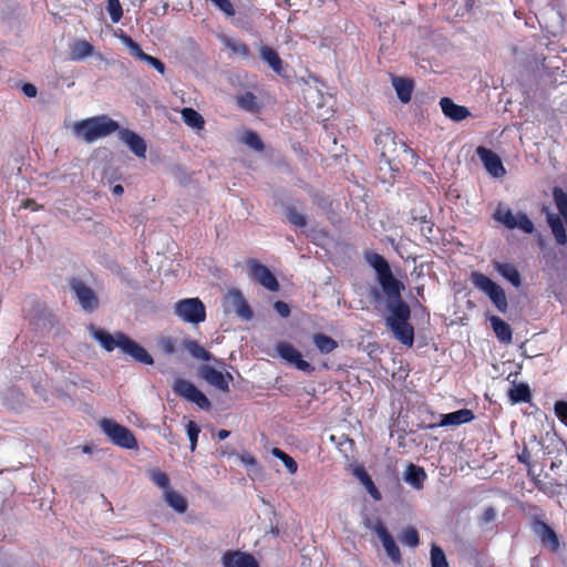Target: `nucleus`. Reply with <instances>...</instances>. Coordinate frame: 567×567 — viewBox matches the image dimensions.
<instances>
[{"label":"nucleus","mask_w":567,"mask_h":567,"mask_svg":"<svg viewBox=\"0 0 567 567\" xmlns=\"http://www.w3.org/2000/svg\"><path fill=\"white\" fill-rule=\"evenodd\" d=\"M365 259L377 272L378 282L389 299L386 327L398 341L409 348L413 347L414 327L410 323L411 309L401 299V292L404 289L403 284L393 276L390 265L383 256L377 252H368Z\"/></svg>","instance_id":"1"},{"label":"nucleus","mask_w":567,"mask_h":567,"mask_svg":"<svg viewBox=\"0 0 567 567\" xmlns=\"http://www.w3.org/2000/svg\"><path fill=\"white\" fill-rule=\"evenodd\" d=\"M118 128L120 125L116 121L107 115H97L75 122L72 132L76 137L82 138L86 143H92L111 135Z\"/></svg>","instance_id":"2"},{"label":"nucleus","mask_w":567,"mask_h":567,"mask_svg":"<svg viewBox=\"0 0 567 567\" xmlns=\"http://www.w3.org/2000/svg\"><path fill=\"white\" fill-rule=\"evenodd\" d=\"M471 278L474 287L488 296L499 312L505 313L508 308V303L504 289L482 272L474 271L472 272Z\"/></svg>","instance_id":"3"},{"label":"nucleus","mask_w":567,"mask_h":567,"mask_svg":"<svg viewBox=\"0 0 567 567\" xmlns=\"http://www.w3.org/2000/svg\"><path fill=\"white\" fill-rule=\"evenodd\" d=\"M100 426L114 445L127 450L137 449V440L128 427L111 419H103Z\"/></svg>","instance_id":"4"},{"label":"nucleus","mask_w":567,"mask_h":567,"mask_svg":"<svg viewBox=\"0 0 567 567\" xmlns=\"http://www.w3.org/2000/svg\"><path fill=\"white\" fill-rule=\"evenodd\" d=\"M174 310L185 322L197 324L206 319V308L199 298L182 299L175 303Z\"/></svg>","instance_id":"5"},{"label":"nucleus","mask_w":567,"mask_h":567,"mask_svg":"<svg viewBox=\"0 0 567 567\" xmlns=\"http://www.w3.org/2000/svg\"><path fill=\"white\" fill-rule=\"evenodd\" d=\"M69 286L85 312L92 313L97 310L100 300L96 292L91 287L78 278H72L69 281Z\"/></svg>","instance_id":"6"},{"label":"nucleus","mask_w":567,"mask_h":567,"mask_svg":"<svg viewBox=\"0 0 567 567\" xmlns=\"http://www.w3.org/2000/svg\"><path fill=\"white\" fill-rule=\"evenodd\" d=\"M173 390L177 395L195 403L202 410L208 411L212 408L208 398L190 381L185 379H177L174 382Z\"/></svg>","instance_id":"7"},{"label":"nucleus","mask_w":567,"mask_h":567,"mask_svg":"<svg viewBox=\"0 0 567 567\" xmlns=\"http://www.w3.org/2000/svg\"><path fill=\"white\" fill-rule=\"evenodd\" d=\"M247 266L251 279L257 281L259 285H261L269 291L275 292L279 290V282L276 276L269 270L268 267L260 264L256 259H249L247 261Z\"/></svg>","instance_id":"8"},{"label":"nucleus","mask_w":567,"mask_h":567,"mask_svg":"<svg viewBox=\"0 0 567 567\" xmlns=\"http://www.w3.org/2000/svg\"><path fill=\"white\" fill-rule=\"evenodd\" d=\"M530 527L544 547L553 553H556L559 549V538L547 523L538 517H534L532 519Z\"/></svg>","instance_id":"9"},{"label":"nucleus","mask_w":567,"mask_h":567,"mask_svg":"<svg viewBox=\"0 0 567 567\" xmlns=\"http://www.w3.org/2000/svg\"><path fill=\"white\" fill-rule=\"evenodd\" d=\"M225 309L233 310L236 315L245 320H250L254 312L238 289H230L225 296Z\"/></svg>","instance_id":"10"},{"label":"nucleus","mask_w":567,"mask_h":567,"mask_svg":"<svg viewBox=\"0 0 567 567\" xmlns=\"http://www.w3.org/2000/svg\"><path fill=\"white\" fill-rule=\"evenodd\" d=\"M476 154L491 176L499 178L506 174L502 159L495 152L485 146H478Z\"/></svg>","instance_id":"11"},{"label":"nucleus","mask_w":567,"mask_h":567,"mask_svg":"<svg viewBox=\"0 0 567 567\" xmlns=\"http://www.w3.org/2000/svg\"><path fill=\"white\" fill-rule=\"evenodd\" d=\"M200 377L206 380L210 385L215 386L221 392H229V382L234 380L231 373H223L212 365H203L199 369Z\"/></svg>","instance_id":"12"},{"label":"nucleus","mask_w":567,"mask_h":567,"mask_svg":"<svg viewBox=\"0 0 567 567\" xmlns=\"http://www.w3.org/2000/svg\"><path fill=\"white\" fill-rule=\"evenodd\" d=\"M121 338L120 349L123 353L128 354L135 361L145 365H152L154 363L153 357L144 347L130 339L127 336H122Z\"/></svg>","instance_id":"13"},{"label":"nucleus","mask_w":567,"mask_h":567,"mask_svg":"<svg viewBox=\"0 0 567 567\" xmlns=\"http://www.w3.org/2000/svg\"><path fill=\"white\" fill-rule=\"evenodd\" d=\"M374 532L377 533L378 537L382 542V545H383L389 558L394 564H401L402 557H401L400 548L396 545L392 535L386 529V527L381 522H378L374 526Z\"/></svg>","instance_id":"14"},{"label":"nucleus","mask_w":567,"mask_h":567,"mask_svg":"<svg viewBox=\"0 0 567 567\" xmlns=\"http://www.w3.org/2000/svg\"><path fill=\"white\" fill-rule=\"evenodd\" d=\"M440 422L436 424L427 425V429L444 427V426H456L466 424L475 419V414L470 409H461L451 413L441 414Z\"/></svg>","instance_id":"15"},{"label":"nucleus","mask_w":567,"mask_h":567,"mask_svg":"<svg viewBox=\"0 0 567 567\" xmlns=\"http://www.w3.org/2000/svg\"><path fill=\"white\" fill-rule=\"evenodd\" d=\"M224 567H259L257 559L249 553L227 550L221 557Z\"/></svg>","instance_id":"16"},{"label":"nucleus","mask_w":567,"mask_h":567,"mask_svg":"<svg viewBox=\"0 0 567 567\" xmlns=\"http://www.w3.org/2000/svg\"><path fill=\"white\" fill-rule=\"evenodd\" d=\"M118 136L137 157L145 158L147 146L137 133L128 128H122Z\"/></svg>","instance_id":"17"},{"label":"nucleus","mask_w":567,"mask_h":567,"mask_svg":"<svg viewBox=\"0 0 567 567\" xmlns=\"http://www.w3.org/2000/svg\"><path fill=\"white\" fill-rule=\"evenodd\" d=\"M440 106L443 114L455 122H461L471 115L466 106L455 104L450 97H442Z\"/></svg>","instance_id":"18"},{"label":"nucleus","mask_w":567,"mask_h":567,"mask_svg":"<svg viewBox=\"0 0 567 567\" xmlns=\"http://www.w3.org/2000/svg\"><path fill=\"white\" fill-rule=\"evenodd\" d=\"M427 475L423 467L410 463L404 472V481L415 489H422Z\"/></svg>","instance_id":"19"},{"label":"nucleus","mask_w":567,"mask_h":567,"mask_svg":"<svg viewBox=\"0 0 567 567\" xmlns=\"http://www.w3.org/2000/svg\"><path fill=\"white\" fill-rule=\"evenodd\" d=\"M392 85L396 92L399 100L402 103H409L412 97L414 82L411 79L393 76Z\"/></svg>","instance_id":"20"},{"label":"nucleus","mask_w":567,"mask_h":567,"mask_svg":"<svg viewBox=\"0 0 567 567\" xmlns=\"http://www.w3.org/2000/svg\"><path fill=\"white\" fill-rule=\"evenodd\" d=\"M494 269L514 287L518 288L522 284V277L517 268L511 262H493Z\"/></svg>","instance_id":"21"},{"label":"nucleus","mask_w":567,"mask_h":567,"mask_svg":"<svg viewBox=\"0 0 567 567\" xmlns=\"http://www.w3.org/2000/svg\"><path fill=\"white\" fill-rule=\"evenodd\" d=\"M507 395L512 404L529 403L532 401V392L527 383H516L514 381Z\"/></svg>","instance_id":"22"},{"label":"nucleus","mask_w":567,"mask_h":567,"mask_svg":"<svg viewBox=\"0 0 567 567\" xmlns=\"http://www.w3.org/2000/svg\"><path fill=\"white\" fill-rule=\"evenodd\" d=\"M547 223L551 229V233L555 237L557 245L564 246L567 244V233L564 220L559 215L548 213L547 214Z\"/></svg>","instance_id":"23"},{"label":"nucleus","mask_w":567,"mask_h":567,"mask_svg":"<svg viewBox=\"0 0 567 567\" xmlns=\"http://www.w3.org/2000/svg\"><path fill=\"white\" fill-rule=\"evenodd\" d=\"M93 329V337L102 344V347L111 352L115 348H120V343L122 341V336H126L123 332H116L115 336L110 334L109 332L102 329Z\"/></svg>","instance_id":"24"},{"label":"nucleus","mask_w":567,"mask_h":567,"mask_svg":"<svg viewBox=\"0 0 567 567\" xmlns=\"http://www.w3.org/2000/svg\"><path fill=\"white\" fill-rule=\"evenodd\" d=\"M489 321H491L492 328H493L497 339L501 342H504V343L512 342V338H513L512 329H511V326L506 321H504L503 319H501L499 317H496V316H492Z\"/></svg>","instance_id":"25"},{"label":"nucleus","mask_w":567,"mask_h":567,"mask_svg":"<svg viewBox=\"0 0 567 567\" xmlns=\"http://www.w3.org/2000/svg\"><path fill=\"white\" fill-rule=\"evenodd\" d=\"M237 105L249 113L257 114L261 110V103L252 92H245L236 97Z\"/></svg>","instance_id":"26"},{"label":"nucleus","mask_w":567,"mask_h":567,"mask_svg":"<svg viewBox=\"0 0 567 567\" xmlns=\"http://www.w3.org/2000/svg\"><path fill=\"white\" fill-rule=\"evenodd\" d=\"M94 48L86 40H75L71 45V60L81 61L93 54Z\"/></svg>","instance_id":"27"},{"label":"nucleus","mask_w":567,"mask_h":567,"mask_svg":"<svg viewBox=\"0 0 567 567\" xmlns=\"http://www.w3.org/2000/svg\"><path fill=\"white\" fill-rule=\"evenodd\" d=\"M164 499L169 507L179 514H184L187 511L188 504L186 498L172 488L164 492Z\"/></svg>","instance_id":"28"},{"label":"nucleus","mask_w":567,"mask_h":567,"mask_svg":"<svg viewBox=\"0 0 567 567\" xmlns=\"http://www.w3.org/2000/svg\"><path fill=\"white\" fill-rule=\"evenodd\" d=\"M374 143L380 148L381 156H385L388 151L395 146V135L390 128L381 131L375 135Z\"/></svg>","instance_id":"29"},{"label":"nucleus","mask_w":567,"mask_h":567,"mask_svg":"<svg viewBox=\"0 0 567 567\" xmlns=\"http://www.w3.org/2000/svg\"><path fill=\"white\" fill-rule=\"evenodd\" d=\"M312 341L322 354L331 353L338 348V342L324 333H315L312 336Z\"/></svg>","instance_id":"30"},{"label":"nucleus","mask_w":567,"mask_h":567,"mask_svg":"<svg viewBox=\"0 0 567 567\" xmlns=\"http://www.w3.org/2000/svg\"><path fill=\"white\" fill-rule=\"evenodd\" d=\"M183 346L195 359L203 361H210L213 359L212 353L202 347L196 340L185 339L183 341Z\"/></svg>","instance_id":"31"},{"label":"nucleus","mask_w":567,"mask_h":567,"mask_svg":"<svg viewBox=\"0 0 567 567\" xmlns=\"http://www.w3.org/2000/svg\"><path fill=\"white\" fill-rule=\"evenodd\" d=\"M182 118L186 125L189 127L202 130L204 128L205 121L204 117L192 107H184L182 110Z\"/></svg>","instance_id":"32"},{"label":"nucleus","mask_w":567,"mask_h":567,"mask_svg":"<svg viewBox=\"0 0 567 567\" xmlns=\"http://www.w3.org/2000/svg\"><path fill=\"white\" fill-rule=\"evenodd\" d=\"M260 56L272 68L275 72L280 73L282 69V62L278 53L274 49L267 45H262L260 48Z\"/></svg>","instance_id":"33"},{"label":"nucleus","mask_w":567,"mask_h":567,"mask_svg":"<svg viewBox=\"0 0 567 567\" xmlns=\"http://www.w3.org/2000/svg\"><path fill=\"white\" fill-rule=\"evenodd\" d=\"M516 218L517 215H514L513 212L508 208H497L494 213V219L505 225L508 229L516 228Z\"/></svg>","instance_id":"34"},{"label":"nucleus","mask_w":567,"mask_h":567,"mask_svg":"<svg viewBox=\"0 0 567 567\" xmlns=\"http://www.w3.org/2000/svg\"><path fill=\"white\" fill-rule=\"evenodd\" d=\"M224 44L233 51L234 54L240 55L244 59H249L251 55L249 47L241 42L230 38L224 39Z\"/></svg>","instance_id":"35"},{"label":"nucleus","mask_w":567,"mask_h":567,"mask_svg":"<svg viewBox=\"0 0 567 567\" xmlns=\"http://www.w3.org/2000/svg\"><path fill=\"white\" fill-rule=\"evenodd\" d=\"M276 350L278 354L289 363H293L301 354L292 344L288 342H279L276 347Z\"/></svg>","instance_id":"36"},{"label":"nucleus","mask_w":567,"mask_h":567,"mask_svg":"<svg viewBox=\"0 0 567 567\" xmlns=\"http://www.w3.org/2000/svg\"><path fill=\"white\" fill-rule=\"evenodd\" d=\"M287 220L295 227L303 228L307 226V218L299 213L295 206H287L285 209Z\"/></svg>","instance_id":"37"},{"label":"nucleus","mask_w":567,"mask_h":567,"mask_svg":"<svg viewBox=\"0 0 567 567\" xmlns=\"http://www.w3.org/2000/svg\"><path fill=\"white\" fill-rule=\"evenodd\" d=\"M431 567H449L444 550L436 544H432L430 553Z\"/></svg>","instance_id":"38"},{"label":"nucleus","mask_w":567,"mask_h":567,"mask_svg":"<svg viewBox=\"0 0 567 567\" xmlns=\"http://www.w3.org/2000/svg\"><path fill=\"white\" fill-rule=\"evenodd\" d=\"M271 454L285 464L287 471L290 474L297 473V471H298L297 462L285 451L280 450L279 447H274L271 451Z\"/></svg>","instance_id":"39"},{"label":"nucleus","mask_w":567,"mask_h":567,"mask_svg":"<svg viewBox=\"0 0 567 567\" xmlns=\"http://www.w3.org/2000/svg\"><path fill=\"white\" fill-rule=\"evenodd\" d=\"M243 142L257 152H262L265 145L260 136L255 131H246L243 135Z\"/></svg>","instance_id":"40"},{"label":"nucleus","mask_w":567,"mask_h":567,"mask_svg":"<svg viewBox=\"0 0 567 567\" xmlns=\"http://www.w3.org/2000/svg\"><path fill=\"white\" fill-rule=\"evenodd\" d=\"M150 478L155 485L163 488L164 492L171 489L169 477L167 476L166 473L157 468H154L150 472Z\"/></svg>","instance_id":"41"},{"label":"nucleus","mask_w":567,"mask_h":567,"mask_svg":"<svg viewBox=\"0 0 567 567\" xmlns=\"http://www.w3.org/2000/svg\"><path fill=\"white\" fill-rule=\"evenodd\" d=\"M401 542L409 547H416L420 544L419 533L414 527H406L401 534Z\"/></svg>","instance_id":"42"},{"label":"nucleus","mask_w":567,"mask_h":567,"mask_svg":"<svg viewBox=\"0 0 567 567\" xmlns=\"http://www.w3.org/2000/svg\"><path fill=\"white\" fill-rule=\"evenodd\" d=\"M553 198H554V203H555L558 212H564L566 214L567 213V193L563 188L555 186L553 188Z\"/></svg>","instance_id":"43"},{"label":"nucleus","mask_w":567,"mask_h":567,"mask_svg":"<svg viewBox=\"0 0 567 567\" xmlns=\"http://www.w3.org/2000/svg\"><path fill=\"white\" fill-rule=\"evenodd\" d=\"M106 10L110 14L112 22L117 23L123 17V9L120 0H109Z\"/></svg>","instance_id":"44"},{"label":"nucleus","mask_w":567,"mask_h":567,"mask_svg":"<svg viewBox=\"0 0 567 567\" xmlns=\"http://www.w3.org/2000/svg\"><path fill=\"white\" fill-rule=\"evenodd\" d=\"M158 346L161 350L167 355H172L177 351V340L172 337L159 338Z\"/></svg>","instance_id":"45"},{"label":"nucleus","mask_w":567,"mask_h":567,"mask_svg":"<svg viewBox=\"0 0 567 567\" xmlns=\"http://www.w3.org/2000/svg\"><path fill=\"white\" fill-rule=\"evenodd\" d=\"M516 228L526 234H533L535 230L534 223L524 213H518L516 218Z\"/></svg>","instance_id":"46"},{"label":"nucleus","mask_w":567,"mask_h":567,"mask_svg":"<svg viewBox=\"0 0 567 567\" xmlns=\"http://www.w3.org/2000/svg\"><path fill=\"white\" fill-rule=\"evenodd\" d=\"M124 43L127 45V48L130 49L132 55H134L137 60L140 61H144V59L146 58L147 53H145L141 45L135 42L131 37L128 35H125L124 37Z\"/></svg>","instance_id":"47"},{"label":"nucleus","mask_w":567,"mask_h":567,"mask_svg":"<svg viewBox=\"0 0 567 567\" xmlns=\"http://www.w3.org/2000/svg\"><path fill=\"white\" fill-rule=\"evenodd\" d=\"M187 435L190 442V451H195L197 446L198 435L200 433V427L196 422L189 421L186 425Z\"/></svg>","instance_id":"48"},{"label":"nucleus","mask_w":567,"mask_h":567,"mask_svg":"<svg viewBox=\"0 0 567 567\" xmlns=\"http://www.w3.org/2000/svg\"><path fill=\"white\" fill-rule=\"evenodd\" d=\"M554 412L558 420L567 426V401H556L554 404Z\"/></svg>","instance_id":"49"},{"label":"nucleus","mask_w":567,"mask_h":567,"mask_svg":"<svg viewBox=\"0 0 567 567\" xmlns=\"http://www.w3.org/2000/svg\"><path fill=\"white\" fill-rule=\"evenodd\" d=\"M227 17L235 16L236 11L230 0H210Z\"/></svg>","instance_id":"50"},{"label":"nucleus","mask_w":567,"mask_h":567,"mask_svg":"<svg viewBox=\"0 0 567 567\" xmlns=\"http://www.w3.org/2000/svg\"><path fill=\"white\" fill-rule=\"evenodd\" d=\"M354 476L367 487L371 482L372 478L365 471L363 466H357L353 471Z\"/></svg>","instance_id":"51"},{"label":"nucleus","mask_w":567,"mask_h":567,"mask_svg":"<svg viewBox=\"0 0 567 567\" xmlns=\"http://www.w3.org/2000/svg\"><path fill=\"white\" fill-rule=\"evenodd\" d=\"M143 62H145L148 65H151L152 68H154L161 74L165 73L166 66H165V64L159 59H157V58H155L153 55L147 54Z\"/></svg>","instance_id":"52"},{"label":"nucleus","mask_w":567,"mask_h":567,"mask_svg":"<svg viewBox=\"0 0 567 567\" xmlns=\"http://www.w3.org/2000/svg\"><path fill=\"white\" fill-rule=\"evenodd\" d=\"M530 458H532L530 452L526 446L522 450L520 453L517 454L518 462L527 466L528 475H530V470H532Z\"/></svg>","instance_id":"53"},{"label":"nucleus","mask_w":567,"mask_h":567,"mask_svg":"<svg viewBox=\"0 0 567 567\" xmlns=\"http://www.w3.org/2000/svg\"><path fill=\"white\" fill-rule=\"evenodd\" d=\"M298 370L312 373L315 371V367L311 365L308 361L302 359V355L300 354L297 360L292 363Z\"/></svg>","instance_id":"54"},{"label":"nucleus","mask_w":567,"mask_h":567,"mask_svg":"<svg viewBox=\"0 0 567 567\" xmlns=\"http://www.w3.org/2000/svg\"><path fill=\"white\" fill-rule=\"evenodd\" d=\"M275 310L279 313L280 317L287 318L290 316V307L285 301L278 300L274 305Z\"/></svg>","instance_id":"55"},{"label":"nucleus","mask_w":567,"mask_h":567,"mask_svg":"<svg viewBox=\"0 0 567 567\" xmlns=\"http://www.w3.org/2000/svg\"><path fill=\"white\" fill-rule=\"evenodd\" d=\"M22 92L28 96V97H35L37 94H38V90L35 87V85H33L32 83H24L22 85Z\"/></svg>","instance_id":"56"},{"label":"nucleus","mask_w":567,"mask_h":567,"mask_svg":"<svg viewBox=\"0 0 567 567\" xmlns=\"http://www.w3.org/2000/svg\"><path fill=\"white\" fill-rule=\"evenodd\" d=\"M496 517V512L493 507H487L485 508V511L483 512V515H482V520L484 523H489V522H493Z\"/></svg>","instance_id":"57"},{"label":"nucleus","mask_w":567,"mask_h":567,"mask_svg":"<svg viewBox=\"0 0 567 567\" xmlns=\"http://www.w3.org/2000/svg\"><path fill=\"white\" fill-rule=\"evenodd\" d=\"M367 491L369 492V494L375 499V501H379L381 499V493L379 492V489L377 488L374 482L372 481L367 487Z\"/></svg>","instance_id":"58"},{"label":"nucleus","mask_w":567,"mask_h":567,"mask_svg":"<svg viewBox=\"0 0 567 567\" xmlns=\"http://www.w3.org/2000/svg\"><path fill=\"white\" fill-rule=\"evenodd\" d=\"M367 491L369 492V494L375 499V501H379L381 499V493L379 492V489L377 488L374 482L372 481L367 487Z\"/></svg>","instance_id":"59"},{"label":"nucleus","mask_w":567,"mask_h":567,"mask_svg":"<svg viewBox=\"0 0 567 567\" xmlns=\"http://www.w3.org/2000/svg\"><path fill=\"white\" fill-rule=\"evenodd\" d=\"M367 491L369 492V494L375 499V501H379L381 499V493L379 492V489L377 488L374 482L372 481L367 487Z\"/></svg>","instance_id":"60"},{"label":"nucleus","mask_w":567,"mask_h":567,"mask_svg":"<svg viewBox=\"0 0 567 567\" xmlns=\"http://www.w3.org/2000/svg\"><path fill=\"white\" fill-rule=\"evenodd\" d=\"M21 207L22 208H30L32 210H37L38 209V206H37L35 202L33 199H25V200H23Z\"/></svg>","instance_id":"61"},{"label":"nucleus","mask_w":567,"mask_h":567,"mask_svg":"<svg viewBox=\"0 0 567 567\" xmlns=\"http://www.w3.org/2000/svg\"><path fill=\"white\" fill-rule=\"evenodd\" d=\"M230 435V432L227 430H219L217 436L219 440H226Z\"/></svg>","instance_id":"62"},{"label":"nucleus","mask_w":567,"mask_h":567,"mask_svg":"<svg viewBox=\"0 0 567 567\" xmlns=\"http://www.w3.org/2000/svg\"><path fill=\"white\" fill-rule=\"evenodd\" d=\"M112 192L114 195H122L124 193V188L122 185L117 184L113 186Z\"/></svg>","instance_id":"63"},{"label":"nucleus","mask_w":567,"mask_h":567,"mask_svg":"<svg viewBox=\"0 0 567 567\" xmlns=\"http://www.w3.org/2000/svg\"><path fill=\"white\" fill-rule=\"evenodd\" d=\"M247 462L250 463V464H255L256 463V461H255V458L252 456H249Z\"/></svg>","instance_id":"64"}]
</instances>
